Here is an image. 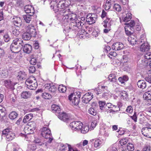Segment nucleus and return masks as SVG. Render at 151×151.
I'll return each mask as SVG.
<instances>
[{"instance_id":"nucleus-1","label":"nucleus","mask_w":151,"mask_h":151,"mask_svg":"<svg viewBox=\"0 0 151 151\" xmlns=\"http://www.w3.org/2000/svg\"><path fill=\"white\" fill-rule=\"evenodd\" d=\"M66 1L65 0H62L59 1L58 4L56 6H52L51 5L50 7L54 9L55 12H59L62 16L63 19H65L68 18L67 14L70 9L68 7V5L66 4Z\"/></svg>"},{"instance_id":"nucleus-2","label":"nucleus","mask_w":151,"mask_h":151,"mask_svg":"<svg viewBox=\"0 0 151 151\" xmlns=\"http://www.w3.org/2000/svg\"><path fill=\"white\" fill-rule=\"evenodd\" d=\"M24 45L23 41L20 38H17L14 40L10 46L11 51L14 53H18Z\"/></svg>"},{"instance_id":"nucleus-3","label":"nucleus","mask_w":151,"mask_h":151,"mask_svg":"<svg viewBox=\"0 0 151 151\" xmlns=\"http://www.w3.org/2000/svg\"><path fill=\"white\" fill-rule=\"evenodd\" d=\"M85 22V18L84 17H78L77 18L76 22L70 23L69 28L72 30L78 31L79 29L81 28Z\"/></svg>"},{"instance_id":"nucleus-4","label":"nucleus","mask_w":151,"mask_h":151,"mask_svg":"<svg viewBox=\"0 0 151 151\" xmlns=\"http://www.w3.org/2000/svg\"><path fill=\"white\" fill-rule=\"evenodd\" d=\"M25 84L27 88L32 90L35 89L37 86L35 78L33 76L27 79L25 82Z\"/></svg>"},{"instance_id":"nucleus-5","label":"nucleus","mask_w":151,"mask_h":151,"mask_svg":"<svg viewBox=\"0 0 151 151\" xmlns=\"http://www.w3.org/2000/svg\"><path fill=\"white\" fill-rule=\"evenodd\" d=\"M41 135L45 138H49V140L47 142V143H50L53 139L51 136V131L50 129L46 127H43L41 129Z\"/></svg>"},{"instance_id":"nucleus-6","label":"nucleus","mask_w":151,"mask_h":151,"mask_svg":"<svg viewBox=\"0 0 151 151\" xmlns=\"http://www.w3.org/2000/svg\"><path fill=\"white\" fill-rule=\"evenodd\" d=\"M77 93H71L68 96L69 100L71 101L73 105L77 106L79 102V98L81 97L80 93L78 95Z\"/></svg>"},{"instance_id":"nucleus-7","label":"nucleus","mask_w":151,"mask_h":151,"mask_svg":"<svg viewBox=\"0 0 151 151\" xmlns=\"http://www.w3.org/2000/svg\"><path fill=\"white\" fill-rule=\"evenodd\" d=\"M2 134L3 136L5 137L6 140L8 141L12 140L15 136L14 133L12 132L11 129L9 128L4 130L2 132Z\"/></svg>"},{"instance_id":"nucleus-8","label":"nucleus","mask_w":151,"mask_h":151,"mask_svg":"<svg viewBox=\"0 0 151 151\" xmlns=\"http://www.w3.org/2000/svg\"><path fill=\"white\" fill-rule=\"evenodd\" d=\"M143 38L140 39L139 42L142 43L140 47V50L142 52H145L148 51L150 49V46L147 42H146V40L145 38V35L144 34L142 35Z\"/></svg>"},{"instance_id":"nucleus-9","label":"nucleus","mask_w":151,"mask_h":151,"mask_svg":"<svg viewBox=\"0 0 151 151\" xmlns=\"http://www.w3.org/2000/svg\"><path fill=\"white\" fill-rule=\"evenodd\" d=\"M36 124L34 122L29 123L28 125L25 127L24 129L25 133L27 134H30L33 132L35 129Z\"/></svg>"},{"instance_id":"nucleus-10","label":"nucleus","mask_w":151,"mask_h":151,"mask_svg":"<svg viewBox=\"0 0 151 151\" xmlns=\"http://www.w3.org/2000/svg\"><path fill=\"white\" fill-rule=\"evenodd\" d=\"M82 125V123L80 121H74L70 123V126L72 129L75 131L80 130Z\"/></svg>"},{"instance_id":"nucleus-11","label":"nucleus","mask_w":151,"mask_h":151,"mask_svg":"<svg viewBox=\"0 0 151 151\" xmlns=\"http://www.w3.org/2000/svg\"><path fill=\"white\" fill-rule=\"evenodd\" d=\"M111 18L106 17V19L103 21V26L106 28L104 29L105 33H107L111 29Z\"/></svg>"},{"instance_id":"nucleus-12","label":"nucleus","mask_w":151,"mask_h":151,"mask_svg":"<svg viewBox=\"0 0 151 151\" xmlns=\"http://www.w3.org/2000/svg\"><path fill=\"white\" fill-rule=\"evenodd\" d=\"M97 17L96 14H89L87 15L86 20L89 24H91L95 23Z\"/></svg>"},{"instance_id":"nucleus-13","label":"nucleus","mask_w":151,"mask_h":151,"mask_svg":"<svg viewBox=\"0 0 151 151\" xmlns=\"http://www.w3.org/2000/svg\"><path fill=\"white\" fill-rule=\"evenodd\" d=\"M68 13L67 14V16H68V18H66L65 19L62 18V19L64 22L65 23H67L70 20V21H75V22L77 19V15L74 13H71L70 12L68 11Z\"/></svg>"},{"instance_id":"nucleus-14","label":"nucleus","mask_w":151,"mask_h":151,"mask_svg":"<svg viewBox=\"0 0 151 151\" xmlns=\"http://www.w3.org/2000/svg\"><path fill=\"white\" fill-rule=\"evenodd\" d=\"M27 32L32 35L33 37H35L37 32L34 26L31 24L29 25L26 28Z\"/></svg>"},{"instance_id":"nucleus-15","label":"nucleus","mask_w":151,"mask_h":151,"mask_svg":"<svg viewBox=\"0 0 151 151\" xmlns=\"http://www.w3.org/2000/svg\"><path fill=\"white\" fill-rule=\"evenodd\" d=\"M91 106V107L88 110V113L92 115L95 116L97 113V105L95 103H93Z\"/></svg>"},{"instance_id":"nucleus-16","label":"nucleus","mask_w":151,"mask_h":151,"mask_svg":"<svg viewBox=\"0 0 151 151\" xmlns=\"http://www.w3.org/2000/svg\"><path fill=\"white\" fill-rule=\"evenodd\" d=\"M144 57L145 59L142 60L141 64L143 66L146 67L148 65V62L145 59L149 60L151 59V52H149L145 53Z\"/></svg>"},{"instance_id":"nucleus-17","label":"nucleus","mask_w":151,"mask_h":151,"mask_svg":"<svg viewBox=\"0 0 151 151\" xmlns=\"http://www.w3.org/2000/svg\"><path fill=\"white\" fill-rule=\"evenodd\" d=\"M142 132L145 136L151 138V128L147 127L143 128L142 130Z\"/></svg>"},{"instance_id":"nucleus-18","label":"nucleus","mask_w":151,"mask_h":151,"mask_svg":"<svg viewBox=\"0 0 151 151\" xmlns=\"http://www.w3.org/2000/svg\"><path fill=\"white\" fill-rule=\"evenodd\" d=\"M44 89L46 90H48L49 91L52 92H54L56 90V88L52 83H47L45 84L43 87Z\"/></svg>"},{"instance_id":"nucleus-19","label":"nucleus","mask_w":151,"mask_h":151,"mask_svg":"<svg viewBox=\"0 0 151 151\" xmlns=\"http://www.w3.org/2000/svg\"><path fill=\"white\" fill-rule=\"evenodd\" d=\"M24 11L27 14L33 15L35 13L33 7L31 5H26L24 8Z\"/></svg>"},{"instance_id":"nucleus-20","label":"nucleus","mask_w":151,"mask_h":151,"mask_svg":"<svg viewBox=\"0 0 151 151\" xmlns=\"http://www.w3.org/2000/svg\"><path fill=\"white\" fill-rule=\"evenodd\" d=\"M93 95H91L89 93H86L82 97V101L85 103H88L93 98Z\"/></svg>"},{"instance_id":"nucleus-21","label":"nucleus","mask_w":151,"mask_h":151,"mask_svg":"<svg viewBox=\"0 0 151 151\" xmlns=\"http://www.w3.org/2000/svg\"><path fill=\"white\" fill-rule=\"evenodd\" d=\"M124 47L123 44L121 42L115 43L112 46V49L115 50H119L122 49Z\"/></svg>"},{"instance_id":"nucleus-22","label":"nucleus","mask_w":151,"mask_h":151,"mask_svg":"<svg viewBox=\"0 0 151 151\" xmlns=\"http://www.w3.org/2000/svg\"><path fill=\"white\" fill-rule=\"evenodd\" d=\"M12 22L15 26L18 27H20L22 24V19L20 17H15L13 18Z\"/></svg>"},{"instance_id":"nucleus-23","label":"nucleus","mask_w":151,"mask_h":151,"mask_svg":"<svg viewBox=\"0 0 151 151\" xmlns=\"http://www.w3.org/2000/svg\"><path fill=\"white\" fill-rule=\"evenodd\" d=\"M68 149V151H71V146L67 144L64 145L60 144V145L59 150L60 151H65Z\"/></svg>"},{"instance_id":"nucleus-24","label":"nucleus","mask_w":151,"mask_h":151,"mask_svg":"<svg viewBox=\"0 0 151 151\" xmlns=\"http://www.w3.org/2000/svg\"><path fill=\"white\" fill-rule=\"evenodd\" d=\"M58 118L61 120L66 122L69 118V116L65 113L63 112L59 114L58 116Z\"/></svg>"},{"instance_id":"nucleus-25","label":"nucleus","mask_w":151,"mask_h":151,"mask_svg":"<svg viewBox=\"0 0 151 151\" xmlns=\"http://www.w3.org/2000/svg\"><path fill=\"white\" fill-rule=\"evenodd\" d=\"M137 84L139 88L142 89L145 88L147 86L146 82L143 80H139L137 82Z\"/></svg>"},{"instance_id":"nucleus-26","label":"nucleus","mask_w":151,"mask_h":151,"mask_svg":"<svg viewBox=\"0 0 151 151\" xmlns=\"http://www.w3.org/2000/svg\"><path fill=\"white\" fill-rule=\"evenodd\" d=\"M32 50V46L29 44H25L23 47V50L24 52L29 54Z\"/></svg>"},{"instance_id":"nucleus-27","label":"nucleus","mask_w":151,"mask_h":151,"mask_svg":"<svg viewBox=\"0 0 151 151\" xmlns=\"http://www.w3.org/2000/svg\"><path fill=\"white\" fill-rule=\"evenodd\" d=\"M131 19V14L129 13H127L124 15V14L123 17H122V19L123 21L124 22H127L129 21Z\"/></svg>"},{"instance_id":"nucleus-28","label":"nucleus","mask_w":151,"mask_h":151,"mask_svg":"<svg viewBox=\"0 0 151 151\" xmlns=\"http://www.w3.org/2000/svg\"><path fill=\"white\" fill-rule=\"evenodd\" d=\"M33 15H31L30 14H27L23 16V18L25 21L27 23H29L33 19Z\"/></svg>"},{"instance_id":"nucleus-29","label":"nucleus","mask_w":151,"mask_h":151,"mask_svg":"<svg viewBox=\"0 0 151 151\" xmlns=\"http://www.w3.org/2000/svg\"><path fill=\"white\" fill-rule=\"evenodd\" d=\"M128 40L129 43L133 45L136 44V42H137V39L136 37L132 35H130L128 37Z\"/></svg>"},{"instance_id":"nucleus-30","label":"nucleus","mask_w":151,"mask_h":151,"mask_svg":"<svg viewBox=\"0 0 151 151\" xmlns=\"http://www.w3.org/2000/svg\"><path fill=\"white\" fill-rule=\"evenodd\" d=\"M26 77L25 73L23 72L20 71L19 72L17 76V78L19 80H21L25 79Z\"/></svg>"},{"instance_id":"nucleus-31","label":"nucleus","mask_w":151,"mask_h":151,"mask_svg":"<svg viewBox=\"0 0 151 151\" xmlns=\"http://www.w3.org/2000/svg\"><path fill=\"white\" fill-rule=\"evenodd\" d=\"M32 37V35L27 32L23 33L22 35L23 39L26 40H29Z\"/></svg>"},{"instance_id":"nucleus-32","label":"nucleus","mask_w":151,"mask_h":151,"mask_svg":"<svg viewBox=\"0 0 151 151\" xmlns=\"http://www.w3.org/2000/svg\"><path fill=\"white\" fill-rule=\"evenodd\" d=\"M31 93L29 91H24L21 94V96L24 99H27L31 96Z\"/></svg>"},{"instance_id":"nucleus-33","label":"nucleus","mask_w":151,"mask_h":151,"mask_svg":"<svg viewBox=\"0 0 151 151\" xmlns=\"http://www.w3.org/2000/svg\"><path fill=\"white\" fill-rule=\"evenodd\" d=\"M33 117V114H27L24 116L23 119V122L24 123H26L30 120Z\"/></svg>"},{"instance_id":"nucleus-34","label":"nucleus","mask_w":151,"mask_h":151,"mask_svg":"<svg viewBox=\"0 0 151 151\" xmlns=\"http://www.w3.org/2000/svg\"><path fill=\"white\" fill-rule=\"evenodd\" d=\"M102 142V141L99 139H96L94 142V147L95 148H99L101 146Z\"/></svg>"},{"instance_id":"nucleus-35","label":"nucleus","mask_w":151,"mask_h":151,"mask_svg":"<svg viewBox=\"0 0 151 151\" xmlns=\"http://www.w3.org/2000/svg\"><path fill=\"white\" fill-rule=\"evenodd\" d=\"M52 110L53 112L60 113V108L59 107L56 105H52L51 106Z\"/></svg>"},{"instance_id":"nucleus-36","label":"nucleus","mask_w":151,"mask_h":151,"mask_svg":"<svg viewBox=\"0 0 151 151\" xmlns=\"http://www.w3.org/2000/svg\"><path fill=\"white\" fill-rule=\"evenodd\" d=\"M149 66L151 68V61H150L149 64ZM148 77H146L145 78V80L146 81L148 82L149 83L151 84V69L149 70L148 73Z\"/></svg>"},{"instance_id":"nucleus-37","label":"nucleus","mask_w":151,"mask_h":151,"mask_svg":"<svg viewBox=\"0 0 151 151\" xmlns=\"http://www.w3.org/2000/svg\"><path fill=\"white\" fill-rule=\"evenodd\" d=\"M125 24L127 25V28H129V29L131 30H134V26L135 24V23L134 21L131 20L130 22L129 23H126Z\"/></svg>"},{"instance_id":"nucleus-38","label":"nucleus","mask_w":151,"mask_h":151,"mask_svg":"<svg viewBox=\"0 0 151 151\" xmlns=\"http://www.w3.org/2000/svg\"><path fill=\"white\" fill-rule=\"evenodd\" d=\"M17 113L14 111L11 112L9 115V118L11 119H14L17 116Z\"/></svg>"},{"instance_id":"nucleus-39","label":"nucleus","mask_w":151,"mask_h":151,"mask_svg":"<svg viewBox=\"0 0 151 151\" xmlns=\"http://www.w3.org/2000/svg\"><path fill=\"white\" fill-rule=\"evenodd\" d=\"M144 97L147 100L151 99V91H149L145 92L144 95Z\"/></svg>"},{"instance_id":"nucleus-40","label":"nucleus","mask_w":151,"mask_h":151,"mask_svg":"<svg viewBox=\"0 0 151 151\" xmlns=\"http://www.w3.org/2000/svg\"><path fill=\"white\" fill-rule=\"evenodd\" d=\"M135 30L137 31H140L142 32V34L141 35L140 39H142V38H143V36L142 35L143 34V33H144V35H145V32L144 30L143 29H141V26L140 25H136L135 26Z\"/></svg>"},{"instance_id":"nucleus-41","label":"nucleus","mask_w":151,"mask_h":151,"mask_svg":"<svg viewBox=\"0 0 151 151\" xmlns=\"http://www.w3.org/2000/svg\"><path fill=\"white\" fill-rule=\"evenodd\" d=\"M4 85L8 88H12L13 86L11 82L9 80H5L4 81Z\"/></svg>"},{"instance_id":"nucleus-42","label":"nucleus","mask_w":151,"mask_h":151,"mask_svg":"<svg viewBox=\"0 0 151 151\" xmlns=\"http://www.w3.org/2000/svg\"><path fill=\"white\" fill-rule=\"evenodd\" d=\"M127 148L129 151H133L134 150V145L132 143H128L127 145Z\"/></svg>"},{"instance_id":"nucleus-43","label":"nucleus","mask_w":151,"mask_h":151,"mask_svg":"<svg viewBox=\"0 0 151 151\" xmlns=\"http://www.w3.org/2000/svg\"><path fill=\"white\" fill-rule=\"evenodd\" d=\"M79 130H81V133L83 134H86L88 131L89 127L87 126L82 127V128Z\"/></svg>"},{"instance_id":"nucleus-44","label":"nucleus","mask_w":151,"mask_h":151,"mask_svg":"<svg viewBox=\"0 0 151 151\" xmlns=\"http://www.w3.org/2000/svg\"><path fill=\"white\" fill-rule=\"evenodd\" d=\"M109 80L111 82H115L116 81V78L115 76L113 74H110L108 77Z\"/></svg>"},{"instance_id":"nucleus-45","label":"nucleus","mask_w":151,"mask_h":151,"mask_svg":"<svg viewBox=\"0 0 151 151\" xmlns=\"http://www.w3.org/2000/svg\"><path fill=\"white\" fill-rule=\"evenodd\" d=\"M58 91L60 92L64 93L66 91V87L63 85L59 86L58 88Z\"/></svg>"},{"instance_id":"nucleus-46","label":"nucleus","mask_w":151,"mask_h":151,"mask_svg":"<svg viewBox=\"0 0 151 151\" xmlns=\"http://www.w3.org/2000/svg\"><path fill=\"white\" fill-rule=\"evenodd\" d=\"M113 9L116 12H119L121 10V7L120 5L115 4L114 6Z\"/></svg>"},{"instance_id":"nucleus-47","label":"nucleus","mask_w":151,"mask_h":151,"mask_svg":"<svg viewBox=\"0 0 151 151\" xmlns=\"http://www.w3.org/2000/svg\"><path fill=\"white\" fill-rule=\"evenodd\" d=\"M42 96L43 98L46 99H50L52 97L51 94L46 92L42 93Z\"/></svg>"},{"instance_id":"nucleus-48","label":"nucleus","mask_w":151,"mask_h":151,"mask_svg":"<svg viewBox=\"0 0 151 151\" xmlns=\"http://www.w3.org/2000/svg\"><path fill=\"white\" fill-rule=\"evenodd\" d=\"M121 97L124 99L127 100L128 98V95L127 93L125 91L121 92L120 93Z\"/></svg>"},{"instance_id":"nucleus-49","label":"nucleus","mask_w":151,"mask_h":151,"mask_svg":"<svg viewBox=\"0 0 151 151\" xmlns=\"http://www.w3.org/2000/svg\"><path fill=\"white\" fill-rule=\"evenodd\" d=\"M28 150H35L36 149V146L35 144H29L28 147Z\"/></svg>"},{"instance_id":"nucleus-50","label":"nucleus","mask_w":151,"mask_h":151,"mask_svg":"<svg viewBox=\"0 0 151 151\" xmlns=\"http://www.w3.org/2000/svg\"><path fill=\"white\" fill-rule=\"evenodd\" d=\"M3 39L5 42H8L9 41L10 38L7 34H6L3 36Z\"/></svg>"},{"instance_id":"nucleus-51","label":"nucleus","mask_w":151,"mask_h":151,"mask_svg":"<svg viewBox=\"0 0 151 151\" xmlns=\"http://www.w3.org/2000/svg\"><path fill=\"white\" fill-rule=\"evenodd\" d=\"M117 55V54L115 52H111L109 54V57L111 58H112L113 57H116Z\"/></svg>"},{"instance_id":"nucleus-52","label":"nucleus","mask_w":151,"mask_h":151,"mask_svg":"<svg viewBox=\"0 0 151 151\" xmlns=\"http://www.w3.org/2000/svg\"><path fill=\"white\" fill-rule=\"evenodd\" d=\"M105 104L106 103L104 101H99V106L101 110L103 109Z\"/></svg>"},{"instance_id":"nucleus-53","label":"nucleus","mask_w":151,"mask_h":151,"mask_svg":"<svg viewBox=\"0 0 151 151\" xmlns=\"http://www.w3.org/2000/svg\"><path fill=\"white\" fill-rule=\"evenodd\" d=\"M126 111L127 112L131 113L133 111V109L131 106H129L127 107Z\"/></svg>"},{"instance_id":"nucleus-54","label":"nucleus","mask_w":151,"mask_h":151,"mask_svg":"<svg viewBox=\"0 0 151 151\" xmlns=\"http://www.w3.org/2000/svg\"><path fill=\"white\" fill-rule=\"evenodd\" d=\"M127 140L125 139H123L119 141V143L121 145H123L127 144Z\"/></svg>"},{"instance_id":"nucleus-55","label":"nucleus","mask_w":151,"mask_h":151,"mask_svg":"<svg viewBox=\"0 0 151 151\" xmlns=\"http://www.w3.org/2000/svg\"><path fill=\"white\" fill-rule=\"evenodd\" d=\"M35 67L33 66H32L29 67V70L30 73H33L35 71Z\"/></svg>"},{"instance_id":"nucleus-56","label":"nucleus","mask_w":151,"mask_h":151,"mask_svg":"<svg viewBox=\"0 0 151 151\" xmlns=\"http://www.w3.org/2000/svg\"><path fill=\"white\" fill-rule=\"evenodd\" d=\"M13 34L15 36H17L19 34L20 32L19 30L17 29H14L12 31Z\"/></svg>"},{"instance_id":"nucleus-57","label":"nucleus","mask_w":151,"mask_h":151,"mask_svg":"<svg viewBox=\"0 0 151 151\" xmlns=\"http://www.w3.org/2000/svg\"><path fill=\"white\" fill-rule=\"evenodd\" d=\"M1 75L3 77H7L8 75V73L7 71H3L1 73Z\"/></svg>"},{"instance_id":"nucleus-58","label":"nucleus","mask_w":151,"mask_h":151,"mask_svg":"<svg viewBox=\"0 0 151 151\" xmlns=\"http://www.w3.org/2000/svg\"><path fill=\"white\" fill-rule=\"evenodd\" d=\"M30 63L32 65H35L36 63V59L35 58H32L30 60Z\"/></svg>"},{"instance_id":"nucleus-59","label":"nucleus","mask_w":151,"mask_h":151,"mask_svg":"<svg viewBox=\"0 0 151 151\" xmlns=\"http://www.w3.org/2000/svg\"><path fill=\"white\" fill-rule=\"evenodd\" d=\"M111 48L110 46H106L104 49V52L106 53H108L110 51Z\"/></svg>"},{"instance_id":"nucleus-60","label":"nucleus","mask_w":151,"mask_h":151,"mask_svg":"<svg viewBox=\"0 0 151 151\" xmlns=\"http://www.w3.org/2000/svg\"><path fill=\"white\" fill-rule=\"evenodd\" d=\"M104 8L105 10H107L109 9L111 7V5L105 4L103 5Z\"/></svg>"},{"instance_id":"nucleus-61","label":"nucleus","mask_w":151,"mask_h":151,"mask_svg":"<svg viewBox=\"0 0 151 151\" xmlns=\"http://www.w3.org/2000/svg\"><path fill=\"white\" fill-rule=\"evenodd\" d=\"M131 119L134 120L135 122L137 121V117L136 114V113L134 112L133 116H131Z\"/></svg>"},{"instance_id":"nucleus-62","label":"nucleus","mask_w":151,"mask_h":151,"mask_svg":"<svg viewBox=\"0 0 151 151\" xmlns=\"http://www.w3.org/2000/svg\"><path fill=\"white\" fill-rule=\"evenodd\" d=\"M129 28H128L127 26H125V33L126 35H130L131 32L128 29Z\"/></svg>"},{"instance_id":"nucleus-63","label":"nucleus","mask_w":151,"mask_h":151,"mask_svg":"<svg viewBox=\"0 0 151 151\" xmlns=\"http://www.w3.org/2000/svg\"><path fill=\"white\" fill-rule=\"evenodd\" d=\"M5 109L0 111V117H3L5 115V113L4 112Z\"/></svg>"},{"instance_id":"nucleus-64","label":"nucleus","mask_w":151,"mask_h":151,"mask_svg":"<svg viewBox=\"0 0 151 151\" xmlns=\"http://www.w3.org/2000/svg\"><path fill=\"white\" fill-rule=\"evenodd\" d=\"M150 147L147 146H145L143 148L142 151H150Z\"/></svg>"}]
</instances>
